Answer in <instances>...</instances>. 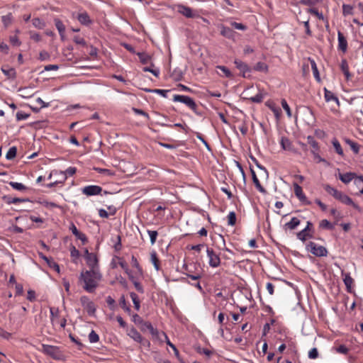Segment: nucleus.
Wrapping results in <instances>:
<instances>
[{"label": "nucleus", "instance_id": "1", "mask_svg": "<svg viewBox=\"0 0 363 363\" xmlns=\"http://www.w3.org/2000/svg\"><path fill=\"white\" fill-rule=\"evenodd\" d=\"M102 274L100 270L82 271L79 276V281L83 282V289L88 293H94L102 280Z\"/></svg>", "mask_w": 363, "mask_h": 363}, {"label": "nucleus", "instance_id": "2", "mask_svg": "<svg viewBox=\"0 0 363 363\" xmlns=\"http://www.w3.org/2000/svg\"><path fill=\"white\" fill-rule=\"evenodd\" d=\"M323 188L329 194L333 196L335 199L340 201L341 203L346 205L352 206L359 212L362 211V208H360V206L358 204L355 203L350 197L345 194L343 192L338 191L337 189L332 187L329 184H325L323 186Z\"/></svg>", "mask_w": 363, "mask_h": 363}, {"label": "nucleus", "instance_id": "3", "mask_svg": "<svg viewBox=\"0 0 363 363\" xmlns=\"http://www.w3.org/2000/svg\"><path fill=\"white\" fill-rule=\"evenodd\" d=\"M308 252L316 257H326L328 255V250L321 245H318L313 242H309L306 247Z\"/></svg>", "mask_w": 363, "mask_h": 363}, {"label": "nucleus", "instance_id": "4", "mask_svg": "<svg viewBox=\"0 0 363 363\" xmlns=\"http://www.w3.org/2000/svg\"><path fill=\"white\" fill-rule=\"evenodd\" d=\"M173 101L184 104L195 113L196 112L197 105L194 99L188 96L176 94L173 97Z\"/></svg>", "mask_w": 363, "mask_h": 363}, {"label": "nucleus", "instance_id": "5", "mask_svg": "<svg viewBox=\"0 0 363 363\" xmlns=\"http://www.w3.org/2000/svg\"><path fill=\"white\" fill-rule=\"evenodd\" d=\"M42 352L55 359H59L61 352L59 347L49 345H42Z\"/></svg>", "mask_w": 363, "mask_h": 363}, {"label": "nucleus", "instance_id": "6", "mask_svg": "<svg viewBox=\"0 0 363 363\" xmlns=\"http://www.w3.org/2000/svg\"><path fill=\"white\" fill-rule=\"evenodd\" d=\"M80 302L84 310L86 311L87 313L94 316L96 313V306L93 301H91L86 296H82L80 298Z\"/></svg>", "mask_w": 363, "mask_h": 363}, {"label": "nucleus", "instance_id": "7", "mask_svg": "<svg viewBox=\"0 0 363 363\" xmlns=\"http://www.w3.org/2000/svg\"><path fill=\"white\" fill-rule=\"evenodd\" d=\"M312 226V223L308 221L306 228L296 234L297 238L302 242H305L307 238H311L313 237V233H311Z\"/></svg>", "mask_w": 363, "mask_h": 363}, {"label": "nucleus", "instance_id": "8", "mask_svg": "<svg viewBox=\"0 0 363 363\" xmlns=\"http://www.w3.org/2000/svg\"><path fill=\"white\" fill-rule=\"evenodd\" d=\"M207 256L209 258V265L211 267H218L220 264V259L219 256L216 254L213 249L207 248Z\"/></svg>", "mask_w": 363, "mask_h": 363}, {"label": "nucleus", "instance_id": "9", "mask_svg": "<svg viewBox=\"0 0 363 363\" xmlns=\"http://www.w3.org/2000/svg\"><path fill=\"white\" fill-rule=\"evenodd\" d=\"M102 188L97 185H89L82 189V194L88 196L99 195L101 193Z\"/></svg>", "mask_w": 363, "mask_h": 363}, {"label": "nucleus", "instance_id": "10", "mask_svg": "<svg viewBox=\"0 0 363 363\" xmlns=\"http://www.w3.org/2000/svg\"><path fill=\"white\" fill-rule=\"evenodd\" d=\"M86 264L89 267V270H100L99 267V260L96 255L94 253L88 255V257L85 258Z\"/></svg>", "mask_w": 363, "mask_h": 363}, {"label": "nucleus", "instance_id": "11", "mask_svg": "<svg viewBox=\"0 0 363 363\" xmlns=\"http://www.w3.org/2000/svg\"><path fill=\"white\" fill-rule=\"evenodd\" d=\"M301 223V220L297 217H293L291 220L285 223L283 229L286 232L288 230H295Z\"/></svg>", "mask_w": 363, "mask_h": 363}, {"label": "nucleus", "instance_id": "12", "mask_svg": "<svg viewBox=\"0 0 363 363\" xmlns=\"http://www.w3.org/2000/svg\"><path fill=\"white\" fill-rule=\"evenodd\" d=\"M337 39H338V49L343 52H345L347 49V41L343 34L338 31L337 33Z\"/></svg>", "mask_w": 363, "mask_h": 363}, {"label": "nucleus", "instance_id": "13", "mask_svg": "<svg viewBox=\"0 0 363 363\" xmlns=\"http://www.w3.org/2000/svg\"><path fill=\"white\" fill-rule=\"evenodd\" d=\"M178 12L186 18H194L195 16L192 9L190 7L184 5L178 6Z\"/></svg>", "mask_w": 363, "mask_h": 363}, {"label": "nucleus", "instance_id": "14", "mask_svg": "<svg viewBox=\"0 0 363 363\" xmlns=\"http://www.w3.org/2000/svg\"><path fill=\"white\" fill-rule=\"evenodd\" d=\"M40 257L44 259L50 268L55 269L57 273H60V266L52 258H48L43 253H39Z\"/></svg>", "mask_w": 363, "mask_h": 363}, {"label": "nucleus", "instance_id": "15", "mask_svg": "<svg viewBox=\"0 0 363 363\" xmlns=\"http://www.w3.org/2000/svg\"><path fill=\"white\" fill-rule=\"evenodd\" d=\"M358 176L354 172H347L345 174H339V179L344 183L348 184L352 179H357Z\"/></svg>", "mask_w": 363, "mask_h": 363}, {"label": "nucleus", "instance_id": "16", "mask_svg": "<svg viewBox=\"0 0 363 363\" xmlns=\"http://www.w3.org/2000/svg\"><path fill=\"white\" fill-rule=\"evenodd\" d=\"M69 230L76 236V238L77 239L82 240L83 243H85L86 242H87V238H86V235L84 233L79 232L74 223L71 224V225L69 227Z\"/></svg>", "mask_w": 363, "mask_h": 363}, {"label": "nucleus", "instance_id": "17", "mask_svg": "<svg viewBox=\"0 0 363 363\" xmlns=\"http://www.w3.org/2000/svg\"><path fill=\"white\" fill-rule=\"evenodd\" d=\"M251 171V174H252V181H253V183L255 184L256 188L258 189L259 191H260L261 193L262 194H266L267 193V191L265 190V189L261 185L256 174H255V172L251 169H250Z\"/></svg>", "mask_w": 363, "mask_h": 363}, {"label": "nucleus", "instance_id": "18", "mask_svg": "<svg viewBox=\"0 0 363 363\" xmlns=\"http://www.w3.org/2000/svg\"><path fill=\"white\" fill-rule=\"evenodd\" d=\"M294 194L297 196V198L301 201H305L306 200V196L303 192L302 187L299 186L298 184H294Z\"/></svg>", "mask_w": 363, "mask_h": 363}, {"label": "nucleus", "instance_id": "19", "mask_svg": "<svg viewBox=\"0 0 363 363\" xmlns=\"http://www.w3.org/2000/svg\"><path fill=\"white\" fill-rule=\"evenodd\" d=\"M220 34L228 39H233L235 36L233 29L224 26H221Z\"/></svg>", "mask_w": 363, "mask_h": 363}, {"label": "nucleus", "instance_id": "20", "mask_svg": "<svg viewBox=\"0 0 363 363\" xmlns=\"http://www.w3.org/2000/svg\"><path fill=\"white\" fill-rule=\"evenodd\" d=\"M128 335L135 341L138 342H143V337L135 328H132L128 333Z\"/></svg>", "mask_w": 363, "mask_h": 363}, {"label": "nucleus", "instance_id": "21", "mask_svg": "<svg viewBox=\"0 0 363 363\" xmlns=\"http://www.w3.org/2000/svg\"><path fill=\"white\" fill-rule=\"evenodd\" d=\"M236 67L240 71L242 72L243 74H242V76L244 77H245V72H249L250 71V69L247 66V64H245V62H242V61L240 60H235V62H234Z\"/></svg>", "mask_w": 363, "mask_h": 363}, {"label": "nucleus", "instance_id": "22", "mask_svg": "<svg viewBox=\"0 0 363 363\" xmlns=\"http://www.w3.org/2000/svg\"><path fill=\"white\" fill-rule=\"evenodd\" d=\"M325 91V99L327 102L333 101L337 105H339L338 98L330 91L328 90L326 88H324Z\"/></svg>", "mask_w": 363, "mask_h": 363}, {"label": "nucleus", "instance_id": "23", "mask_svg": "<svg viewBox=\"0 0 363 363\" xmlns=\"http://www.w3.org/2000/svg\"><path fill=\"white\" fill-rule=\"evenodd\" d=\"M1 70L8 79H14L16 77V72L14 68H5L2 67Z\"/></svg>", "mask_w": 363, "mask_h": 363}, {"label": "nucleus", "instance_id": "24", "mask_svg": "<svg viewBox=\"0 0 363 363\" xmlns=\"http://www.w3.org/2000/svg\"><path fill=\"white\" fill-rule=\"evenodd\" d=\"M345 141L350 147L354 154H358L359 152L360 145L357 143L349 138H346Z\"/></svg>", "mask_w": 363, "mask_h": 363}, {"label": "nucleus", "instance_id": "25", "mask_svg": "<svg viewBox=\"0 0 363 363\" xmlns=\"http://www.w3.org/2000/svg\"><path fill=\"white\" fill-rule=\"evenodd\" d=\"M77 19L83 25H89L91 23L89 16L86 12L79 13L77 16Z\"/></svg>", "mask_w": 363, "mask_h": 363}, {"label": "nucleus", "instance_id": "26", "mask_svg": "<svg viewBox=\"0 0 363 363\" xmlns=\"http://www.w3.org/2000/svg\"><path fill=\"white\" fill-rule=\"evenodd\" d=\"M150 260L153 264L155 269L159 271L160 269V260L157 257V253L155 251L152 252L150 254Z\"/></svg>", "mask_w": 363, "mask_h": 363}, {"label": "nucleus", "instance_id": "27", "mask_svg": "<svg viewBox=\"0 0 363 363\" xmlns=\"http://www.w3.org/2000/svg\"><path fill=\"white\" fill-rule=\"evenodd\" d=\"M340 68H341V70L343 72L344 74L345 75L346 78L348 79L351 75L349 72V66H348L347 62L345 59H343L341 61Z\"/></svg>", "mask_w": 363, "mask_h": 363}, {"label": "nucleus", "instance_id": "28", "mask_svg": "<svg viewBox=\"0 0 363 363\" xmlns=\"http://www.w3.org/2000/svg\"><path fill=\"white\" fill-rule=\"evenodd\" d=\"M281 147L285 150H291L292 144L289 139L286 137H282L280 142Z\"/></svg>", "mask_w": 363, "mask_h": 363}, {"label": "nucleus", "instance_id": "29", "mask_svg": "<svg viewBox=\"0 0 363 363\" xmlns=\"http://www.w3.org/2000/svg\"><path fill=\"white\" fill-rule=\"evenodd\" d=\"M130 296L134 304V308H135V310L139 311L140 308V302L138 295L135 292H130Z\"/></svg>", "mask_w": 363, "mask_h": 363}, {"label": "nucleus", "instance_id": "30", "mask_svg": "<svg viewBox=\"0 0 363 363\" xmlns=\"http://www.w3.org/2000/svg\"><path fill=\"white\" fill-rule=\"evenodd\" d=\"M254 69L258 72H267L268 66L266 63L262 62H258L254 67Z\"/></svg>", "mask_w": 363, "mask_h": 363}, {"label": "nucleus", "instance_id": "31", "mask_svg": "<svg viewBox=\"0 0 363 363\" xmlns=\"http://www.w3.org/2000/svg\"><path fill=\"white\" fill-rule=\"evenodd\" d=\"M137 55L139 57L140 61L143 65L147 64L150 61V56L145 52H138Z\"/></svg>", "mask_w": 363, "mask_h": 363}, {"label": "nucleus", "instance_id": "32", "mask_svg": "<svg viewBox=\"0 0 363 363\" xmlns=\"http://www.w3.org/2000/svg\"><path fill=\"white\" fill-rule=\"evenodd\" d=\"M344 283L347 287V291H351V286L353 283V279L350 277L349 274H346L343 279Z\"/></svg>", "mask_w": 363, "mask_h": 363}, {"label": "nucleus", "instance_id": "33", "mask_svg": "<svg viewBox=\"0 0 363 363\" xmlns=\"http://www.w3.org/2000/svg\"><path fill=\"white\" fill-rule=\"evenodd\" d=\"M353 6L350 4L342 5V14L344 16L353 14Z\"/></svg>", "mask_w": 363, "mask_h": 363}, {"label": "nucleus", "instance_id": "34", "mask_svg": "<svg viewBox=\"0 0 363 363\" xmlns=\"http://www.w3.org/2000/svg\"><path fill=\"white\" fill-rule=\"evenodd\" d=\"M54 22H55V27L57 29L59 33L65 32V26L61 20H60L59 18H55Z\"/></svg>", "mask_w": 363, "mask_h": 363}, {"label": "nucleus", "instance_id": "35", "mask_svg": "<svg viewBox=\"0 0 363 363\" xmlns=\"http://www.w3.org/2000/svg\"><path fill=\"white\" fill-rule=\"evenodd\" d=\"M32 23L34 27L38 29H42L45 26V22L40 19L39 18H34L32 20Z\"/></svg>", "mask_w": 363, "mask_h": 363}, {"label": "nucleus", "instance_id": "36", "mask_svg": "<svg viewBox=\"0 0 363 363\" xmlns=\"http://www.w3.org/2000/svg\"><path fill=\"white\" fill-rule=\"evenodd\" d=\"M9 185L14 189L18 191H24L27 189V187L23 185L22 183H18L16 182H11Z\"/></svg>", "mask_w": 363, "mask_h": 363}, {"label": "nucleus", "instance_id": "37", "mask_svg": "<svg viewBox=\"0 0 363 363\" xmlns=\"http://www.w3.org/2000/svg\"><path fill=\"white\" fill-rule=\"evenodd\" d=\"M264 95L261 92H259L254 96L247 98L249 101L253 103H261L263 101Z\"/></svg>", "mask_w": 363, "mask_h": 363}, {"label": "nucleus", "instance_id": "38", "mask_svg": "<svg viewBox=\"0 0 363 363\" xmlns=\"http://www.w3.org/2000/svg\"><path fill=\"white\" fill-rule=\"evenodd\" d=\"M16 152L17 148L15 146L10 147L6 155V159L9 160H13L16 157Z\"/></svg>", "mask_w": 363, "mask_h": 363}, {"label": "nucleus", "instance_id": "39", "mask_svg": "<svg viewBox=\"0 0 363 363\" xmlns=\"http://www.w3.org/2000/svg\"><path fill=\"white\" fill-rule=\"evenodd\" d=\"M18 91L21 93V96L23 98H29L33 96V94H31L30 89L28 87L20 88L18 89Z\"/></svg>", "mask_w": 363, "mask_h": 363}, {"label": "nucleus", "instance_id": "40", "mask_svg": "<svg viewBox=\"0 0 363 363\" xmlns=\"http://www.w3.org/2000/svg\"><path fill=\"white\" fill-rule=\"evenodd\" d=\"M332 143H333V145L336 152L340 155H342L343 150H342V148L341 145L339 143V141L337 139H334L332 141Z\"/></svg>", "mask_w": 363, "mask_h": 363}, {"label": "nucleus", "instance_id": "41", "mask_svg": "<svg viewBox=\"0 0 363 363\" xmlns=\"http://www.w3.org/2000/svg\"><path fill=\"white\" fill-rule=\"evenodd\" d=\"M216 68L218 69H220L223 72V74H224L225 77H228V78H231L233 77L231 72L230 71V69L228 67L223 66V65H218L216 67Z\"/></svg>", "mask_w": 363, "mask_h": 363}, {"label": "nucleus", "instance_id": "42", "mask_svg": "<svg viewBox=\"0 0 363 363\" xmlns=\"http://www.w3.org/2000/svg\"><path fill=\"white\" fill-rule=\"evenodd\" d=\"M145 91L157 93L158 94H160L162 96L166 98L167 96V93L169 92V90L159 89H146Z\"/></svg>", "mask_w": 363, "mask_h": 363}, {"label": "nucleus", "instance_id": "43", "mask_svg": "<svg viewBox=\"0 0 363 363\" xmlns=\"http://www.w3.org/2000/svg\"><path fill=\"white\" fill-rule=\"evenodd\" d=\"M236 223V215L235 213L233 211H231L229 213L228 216V224L229 225H234Z\"/></svg>", "mask_w": 363, "mask_h": 363}, {"label": "nucleus", "instance_id": "44", "mask_svg": "<svg viewBox=\"0 0 363 363\" xmlns=\"http://www.w3.org/2000/svg\"><path fill=\"white\" fill-rule=\"evenodd\" d=\"M311 65L312 71H313L315 78H316L318 79V81H320L318 69L316 63L315 62V61L313 60H311Z\"/></svg>", "mask_w": 363, "mask_h": 363}, {"label": "nucleus", "instance_id": "45", "mask_svg": "<svg viewBox=\"0 0 363 363\" xmlns=\"http://www.w3.org/2000/svg\"><path fill=\"white\" fill-rule=\"evenodd\" d=\"M119 304L121 307L124 309L128 313H130V308L127 306L126 301L124 296H122L119 300Z\"/></svg>", "mask_w": 363, "mask_h": 363}, {"label": "nucleus", "instance_id": "46", "mask_svg": "<svg viewBox=\"0 0 363 363\" xmlns=\"http://www.w3.org/2000/svg\"><path fill=\"white\" fill-rule=\"evenodd\" d=\"M89 340L91 343L97 342L99 340V335L94 330H91L89 335Z\"/></svg>", "mask_w": 363, "mask_h": 363}, {"label": "nucleus", "instance_id": "47", "mask_svg": "<svg viewBox=\"0 0 363 363\" xmlns=\"http://www.w3.org/2000/svg\"><path fill=\"white\" fill-rule=\"evenodd\" d=\"M1 21H2L4 25L6 27L9 26L11 23V22H12V15H11V13H9V14H7L6 16H3L1 17Z\"/></svg>", "mask_w": 363, "mask_h": 363}, {"label": "nucleus", "instance_id": "48", "mask_svg": "<svg viewBox=\"0 0 363 363\" xmlns=\"http://www.w3.org/2000/svg\"><path fill=\"white\" fill-rule=\"evenodd\" d=\"M320 227L328 230L333 229V225L326 219L322 220L320 223Z\"/></svg>", "mask_w": 363, "mask_h": 363}, {"label": "nucleus", "instance_id": "49", "mask_svg": "<svg viewBox=\"0 0 363 363\" xmlns=\"http://www.w3.org/2000/svg\"><path fill=\"white\" fill-rule=\"evenodd\" d=\"M147 233L150 235V242L152 245H154L156 242L157 237L158 235V233L156 230H147Z\"/></svg>", "mask_w": 363, "mask_h": 363}, {"label": "nucleus", "instance_id": "50", "mask_svg": "<svg viewBox=\"0 0 363 363\" xmlns=\"http://www.w3.org/2000/svg\"><path fill=\"white\" fill-rule=\"evenodd\" d=\"M281 106L282 108L286 111V114L289 117H291V109H290V107L288 105L286 99H281Z\"/></svg>", "mask_w": 363, "mask_h": 363}, {"label": "nucleus", "instance_id": "51", "mask_svg": "<svg viewBox=\"0 0 363 363\" xmlns=\"http://www.w3.org/2000/svg\"><path fill=\"white\" fill-rule=\"evenodd\" d=\"M308 12L316 16L319 19L323 20L324 17L322 13H320L316 9L311 8L308 9Z\"/></svg>", "mask_w": 363, "mask_h": 363}, {"label": "nucleus", "instance_id": "52", "mask_svg": "<svg viewBox=\"0 0 363 363\" xmlns=\"http://www.w3.org/2000/svg\"><path fill=\"white\" fill-rule=\"evenodd\" d=\"M73 41L77 45H81L82 46L86 45V43L85 40L79 35H75L73 38Z\"/></svg>", "mask_w": 363, "mask_h": 363}, {"label": "nucleus", "instance_id": "53", "mask_svg": "<svg viewBox=\"0 0 363 363\" xmlns=\"http://www.w3.org/2000/svg\"><path fill=\"white\" fill-rule=\"evenodd\" d=\"M230 25L233 28L238 30H245L247 29V26L240 23L231 22Z\"/></svg>", "mask_w": 363, "mask_h": 363}, {"label": "nucleus", "instance_id": "54", "mask_svg": "<svg viewBox=\"0 0 363 363\" xmlns=\"http://www.w3.org/2000/svg\"><path fill=\"white\" fill-rule=\"evenodd\" d=\"M335 350L338 353L346 354L349 352V349L344 345H340L335 348Z\"/></svg>", "mask_w": 363, "mask_h": 363}, {"label": "nucleus", "instance_id": "55", "mask_svg": "<svg viewBox=\"0 0 363 363\" xmlns=\"http://www.w3.org/2000/svg\"><path fill=\"white\" fill-rule=\"evenodd\" d=\"M29 117V114L26 113L23 111H18L16 113V120L17 121H22L26 120Z\"/></svg>", "mask_w": 363, "mask_h": 363}, {"label": "nucleus", "instance_id": "56", "mask_svg": "<svg viewBox=\"0 0 363 363\" xmlns=\"http://www.w3.org/2000/svg\"><path fill=\"white\" fill-rule=\"evenodd\" d=\"M196 351L198 353L203 354L206 355L207 357H210L212 354V352L211 350L206 349V348H201L200 347L196 348Z\"/></svg>", "mask_w": 363, "mask_h": 363}, {"label": "nucleus", "instance_id": "57", "mask_svg": "<svg viewBox=\"0 0 363 363\" xmlns=\"http://www.w3.org/2000/svg\"><path fill=\"white\" fill-rule=\"evenodd\" d=\"M133 111L135 114L142 115V116H145L147 119L150 118L149 114L147 113H146L145 111H144L143 110H142V109H139V108H133Z\"/></svg>", "mask_w": 363, "mask_h": 363}, {"label": "nucleus", "instance_id": "58", "mask_svg": "<svg viewBox=\"0 0 363 363\" xmlns=\"http://www.w3.org/2000/svg\"><path fill=\"white\" fill-rule=\"evenodd\" d=\"M50 57V54L47 51H41L39 54V60L41 61H45L49 60Z\"/></svg>", "mask_w": 363, "mask_h": 363}, {"label": "nucleus", "instance_id": "59", "mask_svg": "<svg viewBox=\"0 0 363 363\" xmlns=\"http://www.w3.org/2000/svg\"><path fill=\"white\" fill-rule=\"evenodd\" d=\"M143 70L144 72H151L152 74H154L155 77H158L159 76V74H160V70L159 69H152L150 67H143Z\"/></svg>", "mask_w": 363, "mask_h": 363}, {"label": "nucleus", "instance_id": "60", "mask_svg": "<svg viewBox=\"0 0 363 363\" xmlns=\"http://www.w3.org/2000/svg\"><path fill=\"white\" fill-rule=\"evenodd\" d=\"M309 144L313 147V150L312 151L313 154L315 155V151L318 150V143L313 140V138L308 137Z\"/></svg>", "mask_w": 363, "mask_h": 363}, {"label": "nucleus", "instance_id": "61", "mask_svg": "<svg viewBox=\"0 0 363 363\" xmlns=\"http://www.w3.org/2000/svg\"><path fill=\"white\" fill-rule=\"evenodd\" d=\"M318 357V352L317 348H312L308 352V357L310 359H316Z\"/></svg>", "mask_w": 363, "mask_h": 363}, {"label": "nucleus", "instance_id": "62", "mask_svg": "<svg viewBox=\"0 0 363 363\" xmlns=\"http://www.w3.org/2000/svg\"><path fill=\"white\" fill-rule=\"evenodd\" d=\"M10 43L13 46H19L21 44V43L19 40V39H18L17 35L11 36L10 37Z\"/></svg>", "mask_w": 363, "mask_h": 363}, {"label": "nucleus", "instance_id": "63", "mask_svg": "<svg viewBox=\"0 0 363 363\" xmlns=\"http://www.w3.org/2000/svg\"><path fill=\"white\" fill-rule=\"evenodd\" d=\"M43 204L46 208H61L60 206L57 205V203H55L54 202H50V201H44L43 202Z\"/></svg>", "mask_w": 363, "mask_h": 363}, {"label": "nucleus", "instance_id": "64", "mask_svg": "<svg viewBox=\"0 0 363 363\" xmlns=\"http://www.w3.org/2000/svg\"><path fill=\"white\" fill-rule=\"evenodd\" d=\"M133 321L135 323V324H140L141 325L143 324V323L145 322L142 318L138 315V314H134L133 315V318H132Z\"/></svg>", "mask_w": 363, "mask_h": 363}]
</instances>
